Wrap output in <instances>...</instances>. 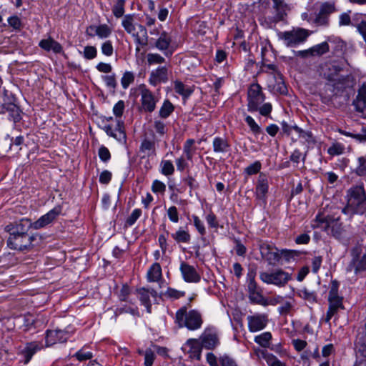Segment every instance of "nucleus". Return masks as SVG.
<instances>
[{
	"instance_id": "f257e3e1",
	"label": "nucleus",
	"mask_w": 366,
	"mask_h": 366,
	"mask_svg": "<svg viewBox=\"0 0 366 366\" xmlns=\"http://www.w3.org/2000/svg\"><path fill=\"white\" fill-rule=\"evenodd\" d=\"M347 205L342 212L350 216L363 214L366 212V192L362 185L351 187L347 191Z\"/></svg>"
},
{
	"instance_id": "f03ea898",
	"label": "nucleus",
	"mask_w": 366,
	"mask_h": 366,
	"mask_svg": "<svg viewBox=\"0 0 366 366\" xmlns=\"http://www.w3.org/2000/svg\"><path fill=\"white\" fill-rule=\"evenodd\" d=\"M312 227L320 228L339 240H343L346 237V230L338 218L335 219L323 214H318L313 220Z\"/></svg>"
},
{
	"instance_id": "7ed1b4c3",
	"label": "nucleus",
	"mask_w": 366,
	"mask_h": 366,
	"mask_svg": "<svg viewBox=\"0 0 366 366\" xmlns=\"http://www.w3.org/2000/svg\"><path fill=\"white\" fill-rule=\"evenodd\" d=\"M122 26L124 30L134 38L136 52L140 51L139 46H144L148 43V34L147 29L142 24L135 23L134 16L132 14L125 15L122 21Z\"/></svg>"
},
{
	"instance_id": "20e7f679",
	"label": "nucleus",
	"mask_w": 366,
	"mask_h": 366,
	"mask_svg": "<svg viewBox=\"0 0 366 366\" xmlns=\"http://www.w3.org/2000/svg\"><path fill=\"white\" fill-rule=\"evenodd\" d=\"M176 323L179 327H187L189 330L201 328L203 320L200 312L195 310L187 312L186 307H182L176 312Z\"/></svg>"
},
{
	"instance_id": "39448f33",
	"label": "nucleus",
	"mask_w": 366,
	"mask_h": 366,
	"mask_svg": "<svg viewBox=\"0 0 366 366\" xmlns=\"http://www.w3.org/2000/svg\"><path fill=\"white\" fill-rule=\"evenodd\" d=\"M339 283L334 280L331 282V286L328 295L329 308L326 313L325 321L329 323L333 316H335L340 310H343L342 297L338 295Z\"/></svg>"
},
{
	"instance_id": "423d86ee",
	"label": "nucleus",
	"mask_w": 366,
	"mask_h": 366,
	"mask_svg": "<svg viewBox=\"0 0 366 366\" xmlns=\"http://www.w3.org/2000/svg\"><path fill=\"white\" fill-rule=\"evenodd\" d=\"M355 81L351 75H342L331 84H328L329 87L332 88L333 95L343 96L346 99L350 97V94L353 92Z\"/></svg>"
},
{
	"instance_id": "0eeeda50",
	"label": "nucleus",
	"mask_w": 366,
	"mask_h": 366,
	"mask_svg": "<svg viewBox=\"0 0 366 366\" xmlns=\"http://www.w3.org/2000/svg\"><path fill=\"white\" fill-rule=\"evenodd\" d=\"M273 2L272 9H274V15L265 17L264 21L266 26L272 28L277 23L283 21L287 16L288 12L291 10V5L285 0H272Z\"/></svg>"
},
{
	"instance_id": "6e6552de",
	"label": "nucleus",
	"mask_w": 366,
	"mask_h": 366,
	"mask_svg": "<svg viewBox=\"0 0 366 366\" xmlns=\"http://www.w3.org/2000/svg\"><path fill=\"white\" fill-rule=\"evenodd\" d=\"M247 290L251 302L264 306L268 305L267 300L262 294V290L255 281V273L254 272H249L247 274Z\"/></svg>"
},
{
	"instance_id": "1a4fd4ad",
	"label": "nucleus",
	"mask_w": 366,
	"mask_h": 366,
	"mask_svg": "<svg viewBox=\"0 0 366 366\" xmlns=\"http://www.w3.org/2000/svg\"><path fill=\"white\" fill-rule=\"evenodd\" d=\"M308 36L307 31L304 29H292L280 34V39L285 41L288 47H292L305 42Z\"/></svg>"
},
{
	"instance_id": "9d476101",
	"label": "nucleus",
	"mask_w": 366,
	"mask_h": 366,
	"mask_svg": "<svg viewBox=\"0 0 366 366\" xmlns=\"http://www.w3.org/2000/svg\"><path fill=\"white\" fill-rule=\"evenodd\" d=\"M264 99L261 86L258 84H252L247 92L248 111L251 112H257L258 105L262 104Z\"/></svg>"
},
{
	"instance_id": "9b49d317",
	"label": "nucleus",
	"mask_w": 366,
	"mask_h": 366,
	"mask_svg": "<svg viewBox=\"0 0 366 366\" xmlns=\"http://www.w3.org/2000/svg\"><path fill=\"white\" fill-rule=\"evenodd\" d=\"M259 278L262 282L267 284L284 286L291 279V275L282 269H277L271 273L266 272H261L259 274Z\"/></svg>"
},
{
	"instance_id": "f8f14e48",
	"label": "nucleus",
	"mask_w": 366,
	"mask_h": 366,
	"mask_svg": "<svg viewBox=\"0 0 366 366\" xmlns=\"http://www.w3.org/2000/svg\"><path fill=\"white\" fill-rule=\"evenodd\" d=\"M136 294L141 305L146 307L148 313L152 312V304L157 301V292L149 287H139L136 290Z\"/></svg>"
},
{
	"instance_id": "ddd939ff",
	"label": "nucleus",
	"mask_w": 366,
	"mask_h": 366,
	"mask_svg": "<svg viewBox=\"0 0 366 366\" xmlns=\"http://www.w3.org/2000/svg\"><path fill=\"white\" fill-rule=\"evenodd\" d=\"M34 238L29 234L9 236L7 245L12 249L24 250L29 248Z\"/></svg>"
},
{
	"instance_id": "4468645a",
	"label": "nucleus",
	"mask_w": 366,
	"mask_h": 366,
	"mask_svg": "<svg viewBox=\"0 0 366 366\" xmlns=\"http://www.w3.org/2000/svg\"><path fill=\"white\" fill-rule=\"evenodd\" d=\"M199 340L202 347L207 350H214L219 344V340L217 332L210 328H207L204 331Z\"/></svg>"
},
{
	"instance_id": "2eb2a0df",
	"label": "nucleus",
	"mask_w": 366,
	"mask_h": 366,
	"mask_svg": "<svg viewBox=\"0 0 366 366\" xmlns=\"http://www.w3.org/2000/svg\"><path fill=\"white\" fill-rule=\"evenodd\" d=\"M259 250L262 257L269 264L275 265L280 263V249L276 247L267 243H262L259 245Z\"/></svg>"
},
{
	"instance_id": "dca6fc26",
	"label": "nucleus",
	"mask_w": 366,
	"mask_h": 366,
	"mask_svg": "<svg viewBox=\"0 0 366 366\" xmlns=\"http://www.w3.org/2000/svg\"><path fill=\"white\" fill-rule=\"evenodd\" d=\"M335 11V5L333 2H324L321 4L318 13L315 19V22L319 26L328 24L329 16Z\"/></svg>"
},
{
	"instance_id": "f3484780",
	"label": "nucleus",
	"mask_w": 366,
	"mask_h": 366,
	"mask_svg": "<svg viewBox=\"0 0 366 366\" xmlns=\"http://www.w3.org/2000/svg\"><path fill=\"white\" fill-rule=\"evenodd\" d=\"M32 228V222L27 218H23L18 222L9 224L6 227L9 236L28 234V231Z\"/></svg>"
},
{
	"instance_id": "a211bd4d",
	"label": "nucleus",
	"mask_w": 366,
	"mask_h": 366,
	"mask_svg": "<svg viewBox=\"0 0 366 366\" xmlns=\"http://www.w3.org/2000/svg\"><path fill=\"white\" fill-rule=\"evenodd\" d=\"M247 320L249 332H257L266 327L268 323V315L267 314H255L249 315Z\"/></svg>"
},
{
	"instance_id": "6ab92c4d",
	"label": "nucleus",
	"mask_w": 366,
	"mask_h": 366,
	"mask_svg": "<svg viewBox=\"0 0 366 366\" xmlns=\"http://www.w3.org/2000/svg\"><path fill=\"white\" fill-rule=\"evenodd\" d=\"M342 71L343 64L337 61L330 62L323 69L324 76L329 81V84L337 80L340 76H342L343 74H341Z\"/></svg>"
},
{
	"instance_id": "aec40b11",
	"label": "nucleus",
	"mask_w": 366,
	"mask_h": 366,
	"mask_svg": "<svg viewBox=\"0 0 366 366\" xmlns=\"http://www.w3.org/2000/svg\"><path fill=\"white\" fill-rule=\"evenodd\" d=\"M61 207L60 206L55 207L46 214L41 216L34 222H32V228L39 229L51 223L61 214Z\"/></svg>"
},
{
	"instance_id": "412c9836",
	"label": "nucleus",
	"mask_w": 366,
	"mask_h": 366,
	"mask_svg": "<svg viewBox=\"0 0 366 366\" xmlns=\"http://www.w3.org/2000/svg\"><path fill=\"white\" fill-rule=\"evenodd\" d=\"M141 103L143 109L147 112H152L156 108L158 99L145 86L141 88Z\"/></svg>"
},
{
	"instance_id": "4be33fe9",
	"label": "nucleus",
	"mask_w": 366,
	"mask_h": 366,
	"mask_svg": "<svg viewBox=\"0 0 366 366\" xmlns=\"http://www.w3.org/2000/svg\"><path fill=\"white\" fill-rule=\"evenodd\" d=\"M179 269L184 280L189 283H197L201 277L196 269L185 262H182Z\"/></svg>"
},
{
	"instance_id": "5701e85b",
	"label": "nucleus",
	"mask_w": 366,
	"mask_h": 366,
	"mask_svg": "<svg viewBox=\"0 0 366 366\" xmlns=\"http://www.w3.org/2000/svg\"><path fill=\"white\" fill-rule=\"evenodd\" d=\"M269 190V182L266 174L260 173L255 187V197L257 199L266 203Z\"/></svg>"
},
{
	"instance_id": "b1692460",
	"label": "nucleus",
	"mask_w": 366,
	"mask_h": 366,
	"mask_svg": "<svg viewBox=\"0 0 366 366\" xmlns=\"http://www.w3.org/2000/svg\"><path fill=\"white\" fill-rule=\"evenodd\" d=\"M86 33L89 36H97L99 39H107L112 33V29L107 24H103L98 26L91 25L87 27Z\"/></svg>"
},
{
	"instance_id": "393cba45",
	"label": "nucleus",
	"mask_w": 366,
	"mask_h": 366,
	"mask_svg": "<svg viewBox=\"0 0 366 366\" xmlns=\"http://www.w3.org/2000/svg\"><path fill=\"white\" fill-rule=\"evenodd\" d=\"M183 349L189 354L190 358L200 360L202 347L199 340L189 339L184 345Z\"/></svg>"
},
{
	"instance_id": "a878e982",
	"label": "nucleus",
	"mask_w": 366,
	"mask_h": 366,
	"mask_svg": "<svg viewBox=\"0 0 366 366\" xmlns=\"http://www.w3.org/2000/svg\"><path fill=\"white\" fill-rule=\"evenodd\" d=\"M67 338L68 333L64 330H48L46 335V345L49 347L58 342H64Z\"/></svg>"
},
{
	"instance_id": "bb28decb",
	"label": "nucleus",
	"mask_w": 366,
	"mask_h": 366,
	"mask_svg": "<svg viewBox=\"0 0 366 366\" xmlns=\"http://www.w3.org/2000/svg\"><path fill=\"white\" fill-rule=\"evenodd\" d=\"M172 39L166 31L161 33L159 37L155 43V46L159 51H164L166 56L169 57L172 55L173 51L169 49Z\"/></svg>"
},
{
	"instance_id": "cd10ccee",
	"label": "nucleus",
	"mask_w": 366,
	"mask_h": 366,
	"mask_svg": "<svg viewBox=\"0 0 366 366\" xmlns=\"http://www.w3.org/2000/svg\"><path fill=\"white\" fill-rule=\"evenodd\" d=\"M168 80V69L166 66H159L150 74L149 82L152 85H157Z\"/></svg>"
},
{
	"instance_id": "c85d7f7f",
	"label": "nucleus",
	"mask_w": 366,
	"mask_h": 366,
	"mask_svg": "<svg viewBox=\"0 0 366 366\" xmlns=\"http://www.w3.org/2000/svg\"><path fill=\"white\" fill-rule=\"evenodd\" d=\"M39 46L40 48L46 51H51L55 54H60L63 52L62 46L51 36L48 37L47 39H41L39 43Z\"/></svg>"
},
{
	"instance_id": "c756f323",
	"label": "nucleus",
	"mask_w": 366,
	"mask_h": 366,
	"mask_svg": "<svg viewBox=\"0 0 366 366\" xmlns=\"http://www.w3.org/2000/svg\"><path fill=\"white\" fill-rule=\"evenodd\" d=\"M43 348V345L39 342H31L26 344L24 349L21 351L22 355L24 357L25 363H28L33 355Z\"/></svg>"
},
{
	"instance_id": "7c9ffc66",
	"label": "nucleus",
	"mask_w": 366,
	"mask_h": 366,
	"mask_svg": "<svg viewBox=\"0 0 366 366\" xmlns=\"http://www.w3.org/2000/svg\"><path fill=\"white\" fill-rule=\"evenodd\" d=\"M162 278L160 264L157 262L152 264L147 272V280L149 282H158Z\"/></svg>"
},
{
	"instance_id": "2f4dec72",
	"label": "nucleus",
	"mask_w": 366,
	"mask_h": 366,
	"mask_svg": "<svg viewBox=\"0 0 366 366\" xmlns=\"http://www.w3.org/2000/svg\"><path fill=\"white\" fill-rule=\"evenodd\" d=\"M356 109L363 112L366 109V82L363 83L359 89L357 96L353 102Z\"/></svg>"
},
{
	"instance_id": "473e14b6",
	"label": "nucleus",
	"mask_w": 366,
	"mask_h": 366,
	"mask_svg": "<svg viewBox=\"0 0 366 366\" xmlns=\"http://www.w3.org/2000/svg\"><path fill=\"white\" fill-rule=\"evenodd\" d=\"M258 352L259 356L265 360L268 366H287L285 362L265 350H258Z\"/></svg>"
},
{
	"instance_id": "72a5a7b5",
	"label": "nucleus",
	"mask_w": 366,
	"mask_h": 366,
	"mask_svg": "<svg viewBox=\"0 0 366 366\" xmlns=\"http://www.w3.org/2000/svg\"><path fill=\"white\" fill-rule=\"evenodd\" d=\"M213 150L215 153L224 154L229 151L230 144L225 138L216 137L212 142Z\"/></svg>"
},
{
	"instance_id": "f704fd0d",
	"label": "nucleus",
	"mask_w": 366,
	"mask_h": 366,
	"mask_svg": "<svg viewBox=\"0 0 366 366\" xmlns=\"http://www.w3.org/2000/svg\"><path fill=\"white\" fill-rule=\"evenodd\" d=\"M171 237L178 244H188L191 240V235L189 231L182 227H179L175 232L172 233Z\"/></svg>"
},
{
	"instance_id": "c9c22d12",
	"label": "nucleus",
	"mask_w": 366,
	"mask_h": 366,
	"mask_svg": "<svg viewBox=\"0 0 366 366\" xmlns=\"http://www.w3.org/2000/svg\"><path fill=\"white\" fill-rule=\"evenodd\" d=\"M347 270H354L355 274L366 270V253L359 259H354L349 265Z\"/></svg>"
},
{
	"instance_id": "e433bc0d",
	"label": "nucleus",
	"mask_w": 366,
	"mask_h": 366,
	"mask_svg": "<svg viewBox=\"0 0 366 366\" xmlns=\"http://www.w3.org/2000/svg\"><path fill=\"white\" fill-rule=\"evenodd\" d=\"M110 137H112L120 143H126L127 135L123 122L117 121L116 127L112 130V134H111Z\"/></svg>"
},
{
	"instance_id": "4c0bfd02",
	"label": "nucleus",
	"mask_w": 366,
	"mask_h": 366,
	"mask_svg": "<svg viewBox=\"0 0 366 366\" xmlns=\"http://www.w3.org/2000/svg\"><path fill=\"white\" fill-rule=\"evenodd\" d=\"M174 89L175 92L181 95L184 99L188 98L193 92L191 86L184 84L180 81H175Z\"/></svg>"
},
{
	"instance_id": "58836bf2",
	"label": "nucleus",
	"mask_w": 366,
	"mask_h": 366,
	"mask_svg": "<svg viewBox=\"0 0 366 366\" xmlns=\"http://www.w3.org/2000/svg\"><path fill=\"white\" fill-rule=\"evenodd\" d=\"M139 151L148 157L154 155L156 154L154 142L147 139H144L141 143Z\"/></svg>"
},
{
	"instance_id": "ea45409f",
	"label": "nucleus",
	"mask_w": 366,
	"mask_h": 366,
	"mask_svg": "<svg viewBox=\"0 0 366 366\" xmlns=\"http://www.w3.org/2000/svg\"><path fill=\"white\" fill-rule=\"evenodd\" d=\"M272 339V335L270 332H264L259 335L254 337V342L264 348H270V343Z\"/></svg>"
},
{
	"instance_id": "a19ab883",
	"label": "nucleus",
	"mask_w": 366,
	"mask_h": 366,
	"mask_svg": "<svg viewBox=\"0 0 366 366\" xmlns=\"http://www.w3.org/2000/svg\"><path fill=\"white\" fill-rule=\"evenodd\" d=\"M174 107L172 104V103L168 100L166 99L163 102V104L162 105L159 114L160 117L166 119L174 112Z\"/></svg>"
},
{
	"instance_id": "79ce46f5",
	"label": "nucleus",
	"mask_w": 366,
	"mask_h": 366,
	"mask_svg": "<svg viewBox=\"0 0 366 366\" xmlns=\"http://www.w3.org/2000/svg\"><path fill=\"white\" fill-rule=\"evenodd\" d=\"M195 141L193 139H187L183 147L184 154L186 156L187 159L192 160L195 149L193 147Z\"/></svg>"
},
{
	"instance_id": "37998d69",
	"label": "nucleus",
	"mask_w": 366,
	"mask_h": 366,
	"mask_svg": "<svg viewBox=\"0 0 366 366\" xmlns=\"http://www.w3.org/2000/svg\"><path fill=\"white\" fill-rule=\"evenodd\" d=\"M160 172L165 176L172 175L174 172V167L170 160H162L160 163Z\"/></svg>"
},
{
	"instance_id": "c03bdc74",
	"label": "nucleus",
	"mask_w": 366,
	"mask_h": 366,
	"mask_svg": "<svg viewBox=\"0 0 366 366\" xmlns=\"http://www.w3.org/2000/svg\"><path fill=\"white\" fill-rule=\"evenodd\" d=\"M297 252L294 250L290 249H280L279 252L280 262L282 264L283 262H288L292 259H294L297 256Z\"/></svg>"
},
{
	"instance_id": "a18cd8bd",
	"label": "nucleus",
	"mask_w": 366,
	"mask_h": 366,
	"mask_svg": "<svg viewBox=\"0 0 366 366\" xmlns=\"http://www.w3.org/2000/svg\"><path fill=\"white\" fill-rule=\"evenodd\" d=\"M9 117L14 122H19L21 119V110L15 104H11L7 107Z\"/></svg>"
},
{
	"instance_id": "49530a36",
	"label": "nucleus",
	"mask_w": 366,
	"mask_h": 366,
	"mask_svg": "<svg viewBox=\"0 0 366 366\" xmlns=\"http://www.w3.org/2000/svg\"><path fill=\"white\" fill-rule=\"evenodd\" d=\"M93 356V353L89 351L86 347H83L74 355V357L81 362L91 360Z\"/></svg>"
},
{
	"instance_id": "de8ad7c7",
	"label": "nucleus",
	"mask_w": 366,
	"mask_h": 366,
	"mask_svg": "<svg viewBox=\"0 0 366 366\" xmlns=\"http://www.w3.org/2000/svg\"><path fill=\"white\" fill-rule=\"evenodd\" d=\"M125 0H117L113 6L112 13L116 18H120L124 14Z\"/></svg>"
},
{
	"instance_id": "09e8293b",
	"label": "nucleus",
	"mask_w": 366,
	"mask_h": 366,
	"mask_svg": "<svg viewBox=\"0 0 366 366\" xmlns=\"http://www.w3.org/2000/svg\"><path fill=\"white\" fill-rule=\"evenodd\" d=\"M244 121L249 126L250 131L254 134L257 135L262 132L261 127L257 124L255 120L249 115H246Z\"/></svg>"
},
{
	"instance_id": "8fccbe9b",
	"label": "nucleus",
	"mask_w": 366,
	"mask_h": 366,
	"mask_svg": "<svg viewBox=\"0 0 366 366\" xmlns=\"http://www.w3.org/2000/svg\"><path fill=\"white\" fill-rule=\"evenodd\" d=\"M329 51V45L327 42H322L311 48L312 56H320Z\"/></svg>"
},
{
	"instance_id": "3c124183",
	"label": "nucleus",
	"mask_w": 366,
	"mask_h": 366,
	"mask_svg": "<svg viewBox=\"0 0 366 366\" xmlns=\"http://www.w3.org/2000/svg\"><path fill=\"white\" fill-rule=\"evenodd\" d=\"M134 74L132 71H125L121 79V84L123 89H126L134 81Z\"/></svg>"
},
{
	"instance_id": "603ef678",
	"label": "nucleus",
	"mask_w": 366,
	"mask_h": 366,
	"mask_svg": "<svg viewBox=\"0 0 366 366\" xmlns=\"http://www.w3.org/2000/svg\"><path fill=\"white\" fill-rule=\"evenodd\" d=\"M355 172L359 176H366V155L357 158Z\"/></svg>"
},
{
	"instance_id": "864d4df0",
	"label": "nucleus",
	"mask_w": 366,
	"mask_h": 366,
	"mask_svg": "<svg viewBox=\"0 0 366 366\" xmlns=\"http://www.w3.org/2000/svg\"><path fill=\"white\" fill-rule=\"evenodd\" d=\"M147 60L149 65L160 64L165 61V59L157 53H149L147 55Z\"/></svg>"
},
{
	"instance_id": "5fc2aeb1",
	"label": "nucleus",
	"mask_w": 366,
	"mask_h": 366,
	"mask_svg": "<svg viewBox=\"0 0 366 366\" xmlns=\"http://www.w3.org/2000/svg\"><path fill=\"white\" fill-rule=\"evenodd\" d=\"M82 54L86 59L92 60L97 57V49L94 46H86Z\"/></svg>"
},
{
	"instance_id": "6e6d98bb",
	"label": "nucleus",
	"mask_w": 366,
	"mask_h": 366,
	"mask_svg": "<svg viewBox=\"0 0 366 366\" xmlns=\"http://www.w3.org/2000/svg\"><path fill=\"white\" fill-rule=\"evenodd\" d=\"M169 219L173 223H178L179 221V214L175 206L169 207L167 210Z\"/></svg>"
},
{
	"instance_id": "4d7b16f0",
	"label": "nucleus",
	"mask_w": 366,
	"mask_h": 366,
	"mask_svg": "<svg viewBox=\"0 0 366 366\" xmlns=\"http://www.w3.org/2000/svg\"><path fill=\"white\" fill-rule=\"evenodd\" d=\"M102 53L107 56H112L114 53V46L110 40L104 41L101 45Z\"/></svg>"
},
{
	"instance_id": "13d9d810",
	"label": "nucleus",
	"mask_w": 366,
	"mask_h": 366,
	"mask_svg": "<svg viewBox=\"0 0 366 366\" xmlns=\"http://www.w3.org/2000/svg\"><path fill=\"white\" fill-rule=\"evenodd\" d=\"M151 189L154 193L164 194L166 191V184L158 179H155L152 182Z\"/></svg>"
},
{
	"instance_id": "bf43d9fd",
	"label": "nucleus",
	"mask_w": 366,
	"mask_h": 366,
	"mask_svg": "<svg viewBox=\"0 0 366 366\" xmlns=\"http://www.w3.org/2000/svg\"><path fill=\"white\" fill-rule=\"evenodd\" d=\"M262 167L260 162L256 161L253 164L249 165L244 169V173L247 175H253L257 174Z\"/></svg>"
},
{
	"instance_id": "052dcab7",
	"label": "nucleus",
	"mask_w": 366,
	"mask_h": 366,
	"mask_svg": "<svg viewBox=\"0 0 366 366\" xmlns=\"http://www.w3.org/2000/svg\"><path fill=\"white\" fill-rule=\"evenodd\" d=\"M141 215L142 210L140 209H134L126 220L127 225L132 226L136 222V221L140 217Z\"/></svg>"
},
{
	"instance_id": "680f3d73",
	"label": "nucleus",
	"mask_w": 366,
	"mask_h": 366,
	"mask_svg": "<svg viewBox=\"0 0 366 366\" xmlns=\"http://www.w3.org/2000/svg\"><path fill=\"white\" fill-rule=\"evenodd\" d=\"M183 182L189 187V194L192 196V191L199 188V184L196 179L190 174L183 179Z\"/></svg>"
},
{
	"instance_id": "e2e57ef3",
	"label": "nucleus",
	"mask_w": 366,
	"mask_h": 366,
	"mask_svg": "<svg viewBox=\"0 0 366 366\" xmlns=\"http://www.w3.org/2000/svg\"><path fill=\"white\" fill-rule=\"evenodd\" d=\"M344 146L341 144L337 143L332 144L330 147L328 148L327 152L329 154L332 156H336L342 154L344 152Z\"/></svg>"
},
{
	"instance_id": "0e129e2a",
	"label": "nucleus",
	"mask_w": 366,
	"mask_h": 366,
	"mask_svg": "<svg viewBox=\"0 0 366 366\" xmlns=\"http://www.w3.org/2000/svg\"><path fill=\"white\" fill-rule=\"evenodd\" d=\"M144 366H152L155 359V354L151 349H147L144 351Z\"/></svg>"
},
{
	"instance_id": "69168bd1",
	"label": "nucleus",
	"mask_w": 366,
	"mask_h": 366,
	"mask_svg": "<svg viewBox=\"0 0 366 366\" xmlns=\"http://www.w3.org/2000/svg\"><path fill=\"white\" fill-rule=\"evenodd\" d=\"M98 154L100 159L104 162H107L111 159V153L109 150L104 145L99 147Z\"/></svg>"
},
{
	"instance_id": "338daca9",
	"label": "nucleus",
	"mask_w": 366,
	"mask_h": 366,
	"mask_svg": "<svg viewBox=\"0 0 366 366\" xmlns=\"http://www.w3.org/2000/svg\"><path fill=\"white\" fill-rule=\"evenodd\" d=\"M272 110V106L270 103H264L262 105H258L257 111L262 116L268 117Z\"/></svg>"
},
{
	"instance_id": "774afa93",
	"label": "nucleus",
	"mask_w": 366,
	"mask_h": 366,
	"mask_svg": "<svg viewBox=\"0 0 366 366\" xmlns=\"http://www.w3.org/2000/svg\"><path fill=\"white\" fill-rule=\"evenodd\" d=\"M219 362L222 366H238L233 358L226 355L219 357Z\"/></svg>"
}]
</instances>
